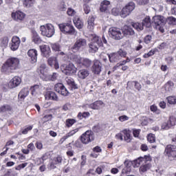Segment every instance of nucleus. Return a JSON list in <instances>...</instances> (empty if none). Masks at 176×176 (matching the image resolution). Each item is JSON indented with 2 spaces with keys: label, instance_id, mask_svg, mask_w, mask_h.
<instances>
[{
  "label": "nucleus",
  "instance_id": "nucleus-1",
  "mask_svg": "<svg viewBox=\"0 0 176 176\" xmlns=\"http://www.w3.org/2000/svg\"><path fill=\"white\" fill-rule=\"evenodd\" d=\"M20 67V59L16 57L8 58L1 66V72L9 75V74H13L14 71L19 69Z\"/></svg>",
  "mask_w": 176,
  "mask_h": 176
},
{
  "label": "nucleus",
  "instance_id": "nucleus-2",
  "mask_svg": "<svg viewBox=\"0 0 176 176\" xmlns=\"http://www.w3.org/2000/svg\"><path fill=\"white\" fill-rule=\"evenodd\" d=\"M107 43H108V41L105 38L104 35H102V38L97 35H94L89 43V48L91 53H96V52L98 51L99 47H102L104 44L107 45Z\"/></svg>",
  "mask_w": 176,
  "mask_h": 176
},
{
  "label": "nucleus",
  "instance_id": "nucleus-3",
  "mask_svg": "<svg viewBox=\"0 0 176 176\" xmlns=\"http://www.w3.org/2000/svg\"><path fill=\"white\" fill-rule=\"evenodd\" d=\"M59 30L65 35H76L75 28L71 23H63L58 25Z\"/></svg>",
  "mask_w": 176,
  "mask_h": 176
},
{
  "label": "nucleus",
  "instance_id": "nucleus-4",
  "mask_svg": "<svg viewBox=\"0 0 176 176\" xmlns=\"http://www.w3.org/2000/svg\"><path fill=\"white\" fill-rule=\"evenodd\" d=\"M73 60L77 67H85V68H90V67H91V64H93L91 60L87 58H82L78 56H74Z\"/></svg>",
  "mask_w": 176,
  "mask_h": 176
},
{
  "label": "nucleus",
  "instance_id": "nucleus-5",
  "mask_svg": "<svg viewBox=\"0 0 176 176\" xmlns=\"http://www.w3.org/2000/svg\"><path fill=\"white\" fill-rule=\"evenodd\" d=\"M94 140V132L91 130H87L80 136V141L84 145H87Z\"/></svg>",
  "mask_w": 176,
  "mask_h": 176
},
{
  "label": "nucleus",
  "instance_id": "nucleus-6",
  "mask_svg": "<svg viewBox=\"0 0 176 176\" xmlns=\"http://www.w3.org/2000/svg\"><path fill=\"white\" fill-rule=\"evenodd\" d=\"M40 30L41 35L47 36V38H52L54 35V26L50 23H47L46 25H41Z\"/></svg>",
  "mask_w": 176,
  "mask_h": 176
},
{
  "label": "nucleus",
  "instance_id": "nucleus-7",
  "mask_svg": "<svg viewBox=\"0 0 176 176\" xmlns=\"http://www.w3.org/2000/svg\"><path fill=\"white\" fill-rule=\"evenodd\" d=\"M135 9V3L133 1H130L125 6H124L121 10V17L122 19H126L128 16L131 14L133 10Z\"/></svg>",
  "mask_w": 176,
  "mask_h": 176
},
{
  "label": "nucleus",
  "instance_id": "nucleus-8",
  "mask_svg": "<svg viewBox=\"0 0 176 176\" xmlns=\"http://www.w3.org/2000/svg\"><path fill=\"white\" fill-rule=\"evenodd\" d=\"M109 35L111 39L114 41H120L123 39V34L120 30V28L111 27L109 29Z\"/></svg>",
  "mask_w": 176,
  "mask_h": 176
},
{
  "label": "nucleus",
  "instance_id": "nucleus-9",
  "mask_svg": "<svg viewBox=\"0 0 176 176\" xmlns=\"http://www.w3.org/2000/svg\"><path fill=\"white\" fill-rule=\"evenodd\" d=\"M165 156H167L170 160H176V146L168 144L164 150Z\"/></svg>",
  "mask_w": 176,
  "mask_h": 176
},
{
  "label": "nucleus",
  "instance_id": "nucleus-10",
  "mask_svg": "<svg viewBox=\"0 0 176 176\" xmlns=\"http://www.w3.org/2000/svg\"><path fill=\"white\" fill-rule=\"evenodd\" d=\"M60 69L65 75L71 76L74 74H76L77 68L75 67V65L73 63H69L67 65H61Z\"/></svg>",
  "mask_w": 176,
  "mask_h": 176
},
{
  "label": "nucleus",
  "instance_id": "nucleus-11",
  "mask_svg": "<svg viewBox=\"0 0 176 176\" xmlns=\"http://www.w3.org/2000/svg\"><path fill=\"white\" fill-rule=\"evenodd\" d=\"M176 118L174 116H170L167 122H164L161 125L162 130H170L171 127L175 126Z\"/></svg>",
  "mask_w": 176,
  "mask_h": 176
},
{
  "label": "nucleus",
  "instance_id": "nucleus-12",
  "mask_svg": "<svg viewBox=\"0 0 176 176\" xmlns=\"http://www.w3.org/2000/svg\"><path fill=\"white\" fill-rule=\"evenodd\" d=\"M54 90L56 93H58L63 97H67V96L69 95V91L68 89L64 86L63 83H57L54 85Z\"/></svg>",
  "mask_w": 176,
  "mask_h": 176
},
{
  "label": "nucleus",
  "instance_id": "nucleus-13",
  "mask_svg": "<svg viewBox=\"0 0 176 176\" xmlns=\"http://www.w3.org/2000/svg\"><path fill=\"white\" fill-rule=\"evenodd\" d=\"M102 71V63L100 60L95 59L94 60V64L91 67V72L95 75H100Z\"/></svg>",
  "mask_w": 176,
  "mask_h": 176
},
{
  "label": "nucleus",
  "instance_id": "nucleus-14",
  "mask_svg": "<svg viewBox=\"0 0 176 176\" xmlns=\"http://www.w3.org/2000/svg\"><path fill=\"white\" fill-rule=\"evenodd\" d=\"M86 46V40L85 38H79L78 39L74 45L72 47V50L78 52L80 50L82 47Z\"/></svg>",
  "mask_w": 176,
  "mask_h": 176
},
{
  "label": "nucleus",
  "instance_id": "nucleus-15",
  "mask_svg": "<svg viewBox=\"0 0 176 176\" xmlns=\"http://www.w3.org/2000/svg\"><path fill=\"white\" fill-rule=\"evenodd\" d=\"M21 43L20 38L17 36H14L12 38V43L10 44L11 50L16 52L19 49Z\"/></svg>",
  "mask_w": 176,
  "mask_h": 176
},
{
  "label": "nucleus",
  "instance_id": "nucleus-16",
  "mask_svg": "<svg viewBox=\"0 0 176 176\" xmlns=\"http://www.w3.org/2000/svg\"><path fill=\"white\" fill-rule=\"evenodd\" d=\"M11 17L14 21H23L25 18V14L20 10H17L15 12H12Z\"/></svg>",
  "mask_w": 176,
  "mask_h": 176
},
{
  "label": "nucleus",
  "instance_id": "nucleus-17",
  "mask_svg": "<svg viewBox=\"0 0 176 176\" xmlns=\"http://www.w3.org/2000/svg\"><path fill=\"white\" fill-rule=\"evenodd\" d=\"M153 21L155 27H159V25H164L166 24V19H164V16L162 15H157L153 16Z\"/></svg>",
  "mask_w": 176,
  "mask_h": 176
},
{
  "label": "nucleus",
  "instance_id": "nucleus-18",
  "mask_svg": "<svg viewBox=\"0 0 176 176\" xmlns=\"http://www.w3.org/2000/svg\"><path fill=\"white\" fill-rule=\"evenodd\" d=\"M90 75V71L87 69H81L77 73V76L80 80H85Z\"/></svg>",
  "mask_w": 176,
  "mask_h": 176
},
{
  "label": "nucleus",
  "instance_id": "nucleus-19",
  "mask_svg": "<svg viewBox=\"0 0 176 176\" xmlns=\"http://www.w3.org/2000/svg\"><path fill=\"white\" fill-rule=\"evenodd\" d=\"M40 50L43 57H46L47 58L50 57V53H52V50H50V47L49 45H40Z\"/></svg>",
  "mask_w": 176,
  "mask_h": 176
},
{
  "label": "nucleus",
  "instance_id": "nucleus-20",
  "mask_svg": "<svg viewBox=\"0 0 176 176\" xmlns=\"http://www.w3.org/2000/svg\"><path fill=\"white\" fill-rule=\"evenodd\" d=\"M122 34L124 36H132L135 32L130 26L125 25L122 28Z\"/></svg>",
  "mask_w": 176,
  "mask_h": 176
},
{
  "label": "nucleus",
  "instance_id": "nucleus-21",
  "mask_svg": "<svg viewBox=\"0 0 176 176\" xmlns=\"http://www.w3.org/2000/svg\"><path fill=\"white\" fill-rule=\"evenodd\" d=\"M28 56L30 57L32 63H36L38 60V51L35 49H30L28 52Z\"/></svg>",
  "mask_w": 176,
  "mask_h": 176
},
{
  "label": "nucleus",
  "instance_id": "nucleus-22",
  "mask_svg": "<svg viewBox=\"0 0 176 176\" xmlns=\"http://www.w3.org/2000/svg\"><path fill=\"white\" fill-rule=\"evenodd\" d=\"M45 100H52V101H58V96L54 91H47L45 94Z\"/></svg>",
  "mask_w": 176,
  "mask_h": 176
},
{
  "label": "nucleus",
  "instance_id": "nucleus-23",
  "mask_svg": "<svg viewBox=\"0 0 176 176\" xmlns=\"http://www.w3.org/2000/svg\"><path fill=\"white\" fill-rule=\"evenodd\" d=\"M32 41L35 45H41L42 43V38L35 30H32Z\"/></svg>",
  "mask_w": 176,
  "mask_h": 176
},
{
  "label": "nucleus",
  "instance_id": "nucleus-24",
  "mask_svg": "<svg viewBox=\"0 0 176 176\" xmlns=\"http://www.w3.org/2000/svg\"><path fill=\"white\" fill-rule=\"evenodd\" d=\"M48 64L50 67H54L55 69H58V68H60L58 60H57V58L54 56H52L48 58Z\"/></svg>",
  "mask_w": 176,
  "mask_h": 176
},
{
  "label": "nucleus",
  "instance_id": "nucleus-25",
  "mask_svg": "<svg viewBox=\"0 0 176 176\" xmlns=\"http://www.w3.org/2000/svg\"><path fill=\"white\" fill-rule=\"evenodd\" d=\"M28 94H30V89L24 87L19 93L18 98L21 100H25V97H28Z\"/></svg>",
  "mask_w": 176,
  "mask_h": 176
},
{
  "label": "nucleus",
  "instance_id": "nucleus-26",
  "mask_svg": "<svg viewBox=\"0 0 176 176\" xmlns=\"http://www.w3.org/2000/svg\"><path fill=\"white\" fill-rule=\"evenodd\" d=\"M73 23L78 30H82L83 28V21L79 18V16H74L73 19Z\"/></svg>",
  "mask_w": 176,
  "mask_h": 176
},
{
  "label": "nucleus",
  "instance_id": "nucleus-27",
  "mask_svg": "<svg viewBox=\"0 0 176 176\" xmlns=\"http://www.w3.org/2000/svg\"><path fill=\"white\" fill-rule=\"evenodd\" d=\"M79 131V129H75L72 131H70L69 133H67L66 135H65L63 137L60 138V142L63 143L64 141H66L69 138V137H72V135H75L76 133Z\"/></svg>",
  "mask_w": 176,
  "mask_h": 176
},
{
  "label": "nucleus",
  "instance_id": "nucleus-28",
  "mask_svg": "<svg viewBox=\"0 0 176 176\" xmlns=\"http://www.w3.org/2000/svg\"><path fill=\"white\" fill-rule=\"evenodd\" d=\"M124 134V140L126 141V142H131V140H133L131 137V131H130L129 129H125L122 130V131Z\"/></svg>",
  "mask_w": 176,
  "mask_h": 176
},
{
  "label": "nucleus",
  "instance_id": "nucleus-29",
  "mask_svg": "<svg viewBox=\"0 0 176 176\" xmlns=\"http://www.w3.org/2000/svg\"><path fill=\"white\" fill-rule=\"evenodd\" d=\"M108 56L110 63H118L121 59L120 56L117 52L111 53Z\"/></svg>",
  "mask_w": 176,
  "mask_h": 176
},
{
  "label": "nucleus",
  "instance_id": "nucleus-30",
  "mask_svg": "<svg viewBox=\"0 0 176 176\" xmlns=\"http://www.w3.org/2000/svg\"><path fill=\"white\" fill-rule=\"evenodd\" d=\"M21 83V78L19 76H14L11 80H10V85L11 87L13 89L14 87H17Z\"/></svg>",
  "mask_w": 176,
  "mask_h": 176
},
{
  "label": "nucleus",
  "instance_id": "nucleus-31",
  "mask_svg": "<svg viewBox=\"0 0 176 176\" xmlns=\"http://www.w3.org/2000/svg\"><path fill=\"white\" fill-rule=\"evenodd\" d=\"M104 102L102 100L95 101L94 103L89 104V108L90 109H100L101 108V105H102Z\"/></svg>",
  "mask_w": 176,
  "mask_h": 176
},
{
  "label": "nucleus",
  "instance_id": "nucleus-32",
  "mask_svg": "<svg viewBox=\"0 0 176 176\" xmlns=\"http://www.w3.org/2000/svg\"><path fill=\"white\" fill-rule=\"evenodd\" d=\"M142 25L146 27V28H151L152 27V23L151 22V16H146L142 22Z\"/></svg>",
  "mask_w": 176,
  "mask_h": 176
},
{
  "label": "nucleus",
  "instance_id": "nucleus-33",
  "mask_svg": "<svg viewBox=\"0 0 176 176\" xmlns=\"http://www.w3.org/2000/svg\"><path fill=\"white\" fill-rule=\"evenodd\" d=\"M173 89H174V82L173 81L169 80L164 85L166 93H171Z\"/></svg>",
  "mask_w": 176,
  "mask_h": 176
},
{
  "label": "nucleus",
  "instance_id": "nucleus-34",
  "mask_svg": "<svg viewBox=\"0 0 176 176\" xmlns=\"http://www.w3.org/2000/svg\"><path fill=\"white\" fill-rule=\"evenodd\" d=\"M108 5H111L110 1H103L100 3V11L102 13L108 10Z\"/></svg>",
  "mask_w": 176,
  "mask_h": 176
},
{
  "label": "nucleus",
  "instance_id": "nucleus-35",
  "mask_svg": "<svg viewBox=\"0 0 176 176\" xmlns=\"http://www.w3.org/2000/svg\"><path fill=\"white\" fill-rule=\"evenodd\" d=\"M12 106L10 104H3L2 106H0V113H3L5 112H12Z\"/></svg>",
  "mask_w": 176,
  "mask_h": 176
},
{
  "label": "nucleus",
  "instance_id": "nucleus-36",
  "mask_svg": "<svg viewBox=\"0 0 176 176\" xmlns=\"http://www.w3.org/2000/svg\"><path fill=\"white\" fill-rule=\"evenodd\" d=\"M67 83L72 89V90H76L78 89V85L75 83V80H74V78H68L67 80Z\"/></svg>",
  "mask_w": 176,
  "mask_h": 176
},
{
  "label": "nucleus",
  "instance_id": "nucleus-37",
  "mask_svg": "<svg viewBox=\"0 0 176 176\" xmlns=\"http://www.w3.org/2000/svg\"><path fill=\"white\" fill-rule=\"evenodd\" d=\"M131 25H132L133 28L136 30V31H142L144 30V28L142 27V24L141 23L138 22H131Z\"/></svg>",
  "mask_w": 176,
  "mask_h": 176
},
{
  "label": "nucleus",
  "instance_id": "nucleus-38",
  "mask_svg": "<svg viewBox=\"0 0 176 176\" xmlns=\"http://www.w3.org/2000/svg\"><path fill=\"white\" fill-rule=\"evenodd\" d=\"M151 161V156L149 155H144V157H140L138 159L135 160V162H138V164H141L142 162H146Z\"/></svg>",
  "mask_w": 176,
  "mask_h": 176
},
{
  "label": "nucleus",
  "instance_id": "nucleus-39",
  "mask_svg": "<svg viewBox=\"0 0 176 176\" xmlns=\"http://www.w3.org/2000/svg\"><path fill=\"white\" fill-rule=\"evenodd\" d=\"M90 113L89 111H84V112H79L78 113L77 118H79L80 120H82V119H87V118H89Z\"/></svg>",
  "mask_w": 176,
  "mask_h": 176
},
{
  "label": "nucleus",
  "instance_id": "nucleus-40",
  "mask_svg": "<svg viewBox=\"0 0 176 176\" xmlns=\"http://www.w3.org/2000/svg\"><path fill=\"white\" fill-rule=\"evenodd\" d=\"M8 45H9V37L8 36H4L1 38V41L0 43L1 47H3L6 49V47H8Z\"/></svg>",
  "mask_w": 176,
  "mask_h": 176
},
{
  "label": "nucleus",
  "instance_id": "nucleus-41",
  "mask_svg": "<svg viewBox=\"0 0 176 176\" xmlns=\"http://www.w3.org/2000/svg\"><path fill=\"white\" fill-rule=\"evenodd\" d=\"M166 100L169 105H175L176 104V96H169L166 98Z\"/></svg>",
  "mask_w": 176,
  "mask_h": 176
},
{
  "label": "nucleus",
  "instance_id": "nucleus-42",
  "mask_svg": "<svg viewBox=\"0 0 176 176\" xmlns=\"http://www.w3.org/2000/svg\"><path fill=\"white\" fill-rule=\"evenodd\" d=\"M165 23H167L169 25H176V18L174 16H168Z\"/></svg>",
  "mask_w": 176,
  "mask_h": 176
},
{
  "label": "nucleus",
  "instance_id": "nucleus-43",
  "mask_svg": "<svg viewBox=\"0 0 176 176\" xmlns=\"http://www.w3.org/2000/svg\"><path fill=\"white\" fill-rule=\"evenodd\" d=\"M151 167H152V164H151V163L146 164L140 167V171L142 173H146L148 170H150Z\"/></svg>",
  "mask_w": 176,
  "mask_h": 176
},
{
  "label": "nucleus",
  "instance_id": "nucleus-44",
  "mask_svg": "<svg viewBox=\"0 0 176 176\" xmlns=\"http://www.w3.org/2000/svg\"><path fill=\"white\" fill-rule=\"evenodd\" d=\"M51 47L54 52H61V45L58 43L51 44Z\"/></svg>",
  "mask_w": 176,
  "mask_h": 176
},
{
  "label": "nucleus",
  "instance_id": "nucleus-45",
  "mask_svg": "<svg viewBox=\"0 0 176 176\" xmlns=\"http://www.w3.org/2000/svg\"><path fill=\"white\" fill-rule=\"evenodd\" d=\"M30 94H32V96H36V93L38 90H39V85H34L30 87Z\"/></svg>",
  "mask_w": 176,
  "mask_h": 176
},
{
  "label": "nucleus",
  "instance_id": "nucleus-46",
  "mask_svg": "<svg viewBox=\"0 0 176 176\" xmlns=\"http://www.w3.org/2000/svg\"><path fill=\"white\" fill-rule=\"evenodd\" d=\"M75 123H76V120L68 118L66 120L65 126H67L68 128L72 127V126H74Z\"/></svg>",
  "mask_w": 176,
  "mask_h": 176
},
{
  "label": "nucleus",
  "instance_id": "nucleus-47",
  "mask_svg": "<svg viewBox=\"0 0 176 176\" xmlns=\"http://www.w3.org/2000/svg\"><path fill=\"white\" fill-rule=\"evenodd\" d=\"M111 14L113 16H120L122 14V10L119 8H113L111 10Z\"/></svg>",
  "mask_w": 176,
  "mask_h": 176
},
{
  "label": "nucleus",
  "instance_id": "nucleus-48",
  "mask_svg": "<svg viewBox=\"0 0 176 176\" xmlns=\"http://www.w3.org/2000/svg\"><path fill=\"white\" fill-rule=\"evenodd\" d=\"M147 141L150 142V144H153V142H156V137L153 133H149L147 135Z\"/></svg>",
  "mask_w": 176,
  "mask_h": 176
},
{
  "label": "nucleus",
  "instance_id": "nucleus-49",
  "mask_svg": "<svg viewBox=\"0 0 176 176\" xmlns=\"http://www.w3.org/2000/svg\"><path fill=\"white\" fill-rule=\"evenodd\" d=\"M58 9L60 12H65V10H67V5H65V2L61 1L58 6Z\"/></svg>",
  "mask_w": 176,
  "mask_h": 176
},
{
  "label": "nucleus",
  "instance_id": "nucleus-50",
  "mask_svg": "<svg viewBox=\"0 0 176 176\" xmlns=\"http://www.w3.org/2000/svg\"><path fill=\"white\" fill-rule=\"evenodd\" d=\"M73 146L77 149H83V143L79 140H76L74 143L73 142Z\"/></svg>",
  "mask_w": 176,
  "mask_h": 176
},
{
  "label": "nucleus",
  "instance_id": "nucleus-51",
  "mask_svg": "<svg viewBox=\"0 0 176 176\" xmlns=\"http://www.w3.org/2000/svg\"><path fill=\"white\" fill-rule=\"evenodd\" d=\"M32 129H34V125H29L28 126L22 129L21 134H23V135L28 134V131H31Z\"/></svg>",
  "mask_w": 176,
  "mask_h": 176
},
{
  "label": "nucleus",
  "instance_id": "nucleus-52",
  "mask_svg": "<svg viewBox=\"0 0 176 176\" xmlns=\"http://www.w3.org/2000/svg\"><path fill=\"white\" fill-rule=\"evenodd\" d=\"M53 119V115L52 114H47L43 118V120L45 123L46 122H50Z\"/></svg>",
  "mask_w": 176,
  "mask_h": 176
},
{
  "label": "nucleus",
  "instance_id": "nucleus-53",
  "mask_svg": "<svg viewBox=\"0 0 176 176\" xmlns=\"http://www.w3.org/2000/svg\"><path fill=\"white\" fill-rule=\"evenodd\" d=\"M28 164V163H27V162L21 164L15 167V170H16L17 171H20V170H23V168H25V167H27Z\"/></svg>",
  "mask_w": 176,
  "mask_h": 176
},
{
  "label": "nucleus",
  "instance_id": "nucleus-54",
  "mask_svg": "<svg viewBox=\"0 0 176 176\" xmlns=\"http://www.w3.org/2000/svg\"><path fill=\"white\" fill-rule=\"evenodd\" d=\"M96 19L94 18V16H89L88 19V25L89 27H93L94 25V21H95Z\"/></svg>",
  "mask_w": 176,
  "mask_h": 176
},
{
  "label": "nucleus",
  "instance_id": "nucleus-55",
  "mask_svg": "<svg viewBox=\"0 0 176 176\" xmlns=\"http://www.w3.org/2000/svg\"><path fill=\"white\" fill-rule=\"evenodd\" d=\"M116 53L117 54H119L120 58H122V57H126V56H127V53L122 49H120Z\"/></svg>",
  "mask_w": 176,
  "mask_h": 176
},
{
  "label": "nucleus",
  "instance_id": "nucleus-56",
  "mask_svg": "<svg viewBox=\"0 0 176 176\" xmlns=\"http://www.w3.org/2000/svg\"><path fill=\"white\" fill-rule=\"evenodd\" d=\"M34 4V1H23V6L24 8H31Z\"/></svg>",
  "mask_w": 176,
  "mask_h": 176
},
{
  "label": "nucleus",
  "instance_id": "nucleus-57",
  "mask_svg": "<svg viewBox=\"0 0 176 176\" xmlns=\"http://www.w3.org/2000/svg\"><path fill=\"white\" fill-rule=\"evenodd\" d=\"M76 13V12L75 11V10H74L71 8H69L67 9V14H68V16H71L72 17V16H75Z\"/></svg>",
  "mask_w": 176,
  "mask_h": 176
},
{
  "label": "nucleus",
  "instance_id": "nucleus-58",
  "mask_svg": "<svg viewBox=\"0 0 176 176\" xmlns=\"http://www.w3.org/2000/svg\"><path fill=\"white\" fill-rule=\"evenodd\" d=\"M54 162H55V164H60L63 162V157L58 155L56 158H54Z\"/></svg>",
  "mask_w": 176,
  "mask_h": 176
},
{
  "label": "nucleus",
  "instance_id": "nucleus-59",
  "mask_svg": "<svg viewBox=\"0 0 176 176\" xmlns=\"http://www.w3.org/2000/svg\"><path fill=\"white\" fill-rule=\"evenodd\" d=\"M58 76V74L57 73H53L52 75H50L49 78L52 82H54V80H57Z\"/></svg>",
  "mask_w": 176,
  "mask_h": 176
},
{
  "label": "nucleus",
  "instance_id": "nucleus-60",
  "mask_svg": "<svg viewBox=\"0 0 176 176\" xmlns=\"http://www.w3.org/2000/svg\"><path fill=\"white\" fill-rule=\"evenodd\" d=\"M100 130L101 126L98 124L92 127V131H94V133H99Z\"/></svg>",
  "mask_w": 176,
  "mask_h": 176
},
{
  "label": "nucleus",
  "instance_id": "nucleus-61",
  "mask_svg": "<svg viewBox=\"0 0 176 176\" xmlns=\"http://www.w3.org/2000/svg\"><path fill=\"white\" fill-rule=\"evenodd\" d=\"M86 160H87L86 155H82L81 156V162H80L81 167H83L86 165Z\"/></svg>",
  "mask_w": 176,
  "mask_h": 176
},
{
  "label": "nucleus",
  "instance_id": "nucleus-62",
  "mask_svg": "<svg viewBox=\"0 0 176 176\" xmlns=\"http://www.w3.org/2000/svg\"><path fill=\"white\" fill-rule=\"evenodd\" d=\"M140 133H141V129H134L133 131V137H135V138H138V137H140Z\"/></svg>",
  "mask_w": 176,
  "mask_h": 176
},
{
  "label": "nucleus",
  "instance_id": "nucleus-63",
  "mask_svg": "<svg viewBox=\"0 0 176 176\" xmlns=\"http://www.w3.org/2000/svg\"><path fill=\"white\" fill-rule=\"evenodd\" d=\"M83 9L85 14H89L90 13V6L87 4H84Z\"/></svg>",
  "mask_w": 176,
  "mask_h": 176
},
{
  "label": "nucleus",
  "instance_id": "nucleus-64",
  "mask_svg": "<svg viewBox=\"0 0 176 176\" xmlns=\"http://www.w3.org/2000/svg\"><path fill=\"white\" fill-rule=\"evenodd\" d=\"M151 41H152V36L151 35H146L144 37V42L148 45V43H151Z\"/></svg>",
  "mask_w": 176,
  "mask_h": 176
}]
</instances>
